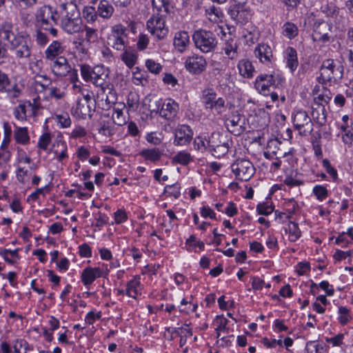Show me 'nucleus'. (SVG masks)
Instances as JSON below:
<instances>
[{"label":"nucleus","instance_id":"obj_1","mask_svg":"<svg viewBox=\"0 0 353 353\" xmlns=\"http://www.w3.org/2000/svg\"><path fill=\"white\" fill-rule=\"evenodd\" d=\"M0 36L8 41L10 49L14 51L17 59L30 57L32 41L27 32L19 31L11 21H4L0 24Z\"/></svg>","mask_w":353,"mask_h":353},{"label":"nucleus","instance_id":"obj_2","mask_svg":"<svg viewBox=\"0 0 353 353\" xmlns=\"http://www.w3.org/2000/svg\"><path fill=\"white\" fill-rule=\"evenodd\" d=\"M79 3H60L59 6V23L62 30L70 34L83 30V24L78 8Z\"/></svg>","mask_w":353,"mask_h":353},{"label":"nucleus","instance_id":"obj_3","mask_svg":"<svg viewBox=\"0 0 353 353\" xmlns=\"http://www.w3.org/2000/svg\"><path fill=\"white\" fill-rule=\"evenodd\" d=\"M81 74L85 81L91 82L94 85L100 87L103 93L108 90L109 93L114 97V93H112V85L108 80V71L103 65H98L91 67L83 64L81 65Z\"/></svg>","mask_w":353,"mask_h":353},{"label":"nucleus","instance_id":"obj_4","mask_svg":"<svg viewBox=\"0 0 353 353\" xmlns=\"http://www.w3.org/2000/svg\"><path fill=\"white\" fill-rule=\"evenodd\" d=\"M320 75L316 81L322 85L336 84L343 77V65L333 59H326L323 61L319 69Z\"/></svg>","mask_w":353,"mask_h":353},{"label":"nucleus","instance_id":"obj_5","mask_svg":"<svg viewBox=\"0 0 353 353\" xmlns=\"http://www.w3.org/2000/svg\"><path fill=\"white\" fill-rule=\"evenodd\" d=\"M35 19L37 26L48 31L53 37L57 35V30L54 26L59 23V9L43 5L37 10Z\"/></svg>","mask_w":353,"mask_h":353},{"label":"nucleus","instance_id":"obj_6","mask_svg":"<svg viewBox=\"0 0 353 353\" xmlns=\"http://www.w3.org/2000/svg\"><path fill=\"white\" fill-rule=\"evenodd\" d=\"M210 153L216 158L225 156L232 145V141L228 135L214 132L210 136Z\"/></svg>","mask_w":353,"mask_h":353},{"label":"nucleus","instance_id":"obj_7","mask_svg":"<svg viewBox=\"0 0 353 353\" xmlns=\"http://www.w3.org/2000/svg\"><path fill=\"white\" fill-rule=\"evenodd\" d=\"M192 41L195 47L203 53L212 52L217 45V39L214 34L203 29L194 32Z\"/></svg>","mask_w":353,"mask_h":353},{"label":"nucleus","instance_id":"obj_8","mask_svg":"<svg viewBox=\"0 0 353 353\" xmlns=\"http://www.w3.org/2000/svg\"><path fill=\"white\" fill-rule=\"evenodd\" d=\"M108 44L112 48L122 51L128 45V28L121 23L111 27L108 38Z\"/></svg>","mask_w":353,"mask_h":353},{"label":"nucleus","instance_id":"obj_9","mask_svg":"<svg viewBox=\"0 0 353 353\" xmlns=\"http://www.w3.org/2000/svg\"><path fill=\"white\" fill-rule=\"evenodd\" d=\"M231 170L235 179L241 181H248L255 173L252 163L245 158H239L231 165Z\"/></svg>","mask_w":353,"mask_h":353},{"label":"nucleus","instance_id":"obj_10","mask_svg":"<svg viewBox=\"0 0 353 353\" xmlns=\"http://www.w3.org/2000/svg\"><path fill=\"white\" fill-rule=\"evenodd\" d=\"M51 70L57 77L68 76L72 83L78 81L77 70L72 68L68 59L62 56L58 57L51 64Z\"/></svg>","mask_w":353,"mask_h":353},{"label":"nucleus","instance_id":"obj_11","mask_svg":"<svg viewBox=\"0 0 353 353\" xmlns=\"http://www.w3.org/2000/svg\"><path fill=\"white\" fill-rule=\"evenodd\" d=\"M155 111L166 120H174L179 111V104L172 99H159L154 102Z\"/></svg>","mask_w":353,"mask_h":353},{"label":"nucleus","instance_id":"obj_12","mask_svg":"<svg viewBox=\"0 0 353 353\" xmlns=\"http://www.w3.org/2000/svg\"><path fill=\"white\" fill-rule=\"evenodd\" d=\"M146 27L150 34L157 40H163L168 34V28L162 15L150 17L146 22Z\"/></svg>","mask_w":353,"mask_h":353},{"label":"nucleus","instance_id":"obj_13","mask_svg":"<svg viewBox=\"0 0 353 353\" xmlns=\"http://www.w3.org/2000/svg\"><path fill=\"white\" fill-rule=\"evenodd\" d=\"M283 81V78L280 75H274V74H261L256 77L254 82V88L261 94L264 96L269 95L270 88L275 85L276 82L279 84Z\"/></svg>","mask_w":353,"mask_h":353},{"label":"nucleus","instance_id":"obj_14","mask_svg":"<svg viewBox=\"0 0 353 353\" xmlns=\"http://www.w3.org/2000/svg\"><path fill=\"white\" fill-rule=\"evenodd\" d=\"M293 125L301 136H307L313 131L312 119L304 110H299L294 114Z\"/></svg>","mask_w":353,"mask_h":353},{"label":"nucleus","instance_id":"obj_15","mask_svg":"<svg viewBox=\"0 0 353 353\" xmlns=\"http://www.w3.org/2000/svg\"><path fill=\"white\" fill-rule=\"evenodd\" d=\"M202 101L206 109L214 110L221 114L225 109V100L222 97H216V93L213 89H206L202 93Z\"/></svg>","mask_w":353,"mask_h":353},{"label":"nucleus","instance_id":"obj_16","mask_svg":"<svg viewBox=\"0 0 353 353\" xmlns=\"http://www.w3.org/2000/svg\"><path fill=\"white\" fill-rule=\"evenodd\" d=\"M228 14L230 18L241 26L247 23L251 19V10L244 4L237 3L230 8Z\"/></svg>","mask_w":353,"mask_h":353},{"label":"nucleus","instance_id":"obj_17","mask_svg":"<svg viewBox=\"0 0 353 353\" xmlns=\"http://www.w3.org/2000/svg\"><path fill=\"white\" fill-rule=\"evenodd\" d=\"M185 69L191 74H199L203 72L207 67V61L205 59L199 54H193L185 59Z\"/></svg>","mask_w":353,"mask_h":353},{"label":"nucleus","instance_id":"obj_18","mask_svg":"<svg viewBox=\"0 0 353 353\" xmlns=\"http://www.w3.org/2000/svg\"><path fill=\"white\" fill-rule=\"evenodd\" d=\"M6 92L10 99L18 98L21 90L16 83H12L8 75L0 71V93Z\"/></svg>","mask_w":353,"mask_h":353},{"label":"nucleus","instance_id":"obj_19","mask_svg":"<svg viewBox=\"0 0 353 353\" xmlns=\"http://www.w3.org/2000/svg\"><path fill=\"white\" fill-rule=\"evenodd\" d=\"M173 143L175 145H186L189 144L193 137V131L188 125H179L174 130Z\"/></svg>","mask_w":353,"mask_h":353},{"label":"nucleus","instance_id":"obj_20","mask_svg":"<svg viewBox=\"0 0 353 353\" xmlns=\"http://www.w3.org/2000/svg\"><path fill=\"white\" fill-rule=\"evenodd\" d=\"M254 56L259 61L268 66L272 64L274 61L272 48L265 43H259L254 51Z\"/></svg>","mask_w":353,"mask_h":353},{"label":"nucleus","instance_id":"obj_21","mask_svg":"<svg viewBox=\"0 0 353 353\" xmlns=\"http://www.w3.org/2000/svg\"><path fill=\"white\" fill-rule=\"evenodd\" d=\"M330 26L323 20L316 21L314 23L312 39L314 41L327 42L330 40L328 32Z\"/></svg>","mask_w":353,"mask_h":353},{"label":"nucleus","instance_id":"obj_22","mask_svg":"<svg viewBox=\"0 0 353 353\" xmlns=\"http://www.w3.org/2000/svg\"><path fill=\"white\" fill-rule=\"evenodd\" d=\"M227 127L234 134H240L245 129V118L239 114H233L227 121Z\"/></svg>","mask_w":353,"mask_h":353},{"label":"nucleus","instance_id":"obj_23","mask_svg":"<svg viewBox=\"0 0 353 353\" xmlns=\"http://www.w3.org/2000/svg\"><path fill=\"white\" fill-rule=\"evenodd\" d=\"M37 110V106L33 105L30 101H28L25 103L18 105L14 110V115L17 119L25 121L28 116V113L30 115L34 116Z\"/></svg>","mask_w":353,"mask_h":353},{"label":"nucleus","instance_id":"obj_24","mask_svg":"<svg viewBox=\"0 0 353 353\" xmlns=\"http://www.w3.org/2000/svg\"><path fill=\"white\" fill-rule=\"evenodd\" d=\"M103 276V271L99 267H87L81 272V281L84 285H90L97 278Z\"/></svg>","mask_w":353,"mask_h":353},{"label":"nucleus","instance_id":"obj_25","mask_svg":"<svg viewBox=\"0 0 353 353\" xmlns=\"http://www.w3.org/2000/svg\"><path fill=\"white\" fill-rule=\"evenodd\" d=\"M228 323V321L223 315H217L212 323L216 331V338L223 342L228 341L227 337L221 336V333L228 334L229 332V327L227 326Z\"/></svg>","mask_w":353,"mask_h":353},{"label":"nucleus","instance_id":"obj_26","mask_svg":"<svg viewBox=\"0 0 353 353\" xmlns=\"http://www.w3.org/2000/svg\"><path fill=\"white\" fill-rule=\"evenodd\" d=\"M190 37L186 31H179L175 33L173 45L174 48L182 53L186 50L190 45Z\"/></svg>","mask_w":353,"mask_h":353},{"label":"nucleus","instance_id":"obj_27","mask_svg":"<svg viewBox=\"0 0 353 353\" xmlns=\"http://www.w3.org/2000/svg\"><path fill=\"white\" fill-rule=\"evenodd\" d=\"M71 113L79 119H85L87 116L90 118L92 117V109L89 104H85L81 99H78L76 106L71 109Z\"/></svg>","mask_w":353,"mask_h":353},{"label":"nucleus","instance_id":"obj_28","mask_svg":"<svg viewBox=\"0 0 353 353\" xmlns=\"http://www.w3.org/2000/svg\"><path fill=\"white\" fill-rule=\"evenodd\" d=\"M82 20L83 19L86 23L90 24L94 26L99 25V20L98 18V13L95 8L92 6H84L82 10Z\"/></svg>","mask_w":353,"mask_h":353},{"label":"nucleus","instance_id":"obj_29","mask_svg":"<svg viewBox=\"0 0 353 353\" xmlns=\"http://www.w3.org/2000/svg\"><path fill=\"white\" fill-rule=\"evenodd\" d=\"M64 48L58 41H52L45 51V57L50 61L55 60L63 52Z\"/></svg>","mask_w":353,"mask_h":353},{"label":"nucleus","instance_id":"obj_30","mask_svg":"<svg viewBox=\"0 0 353 353\" xmlns=\"http://www.w3.org/2000/svg\"><path fill=\"white\" fill-rule=\"evenodd\" d=\"M237 68L241 76L244 78H252L255 72L254 67L248 59H241L239 61Z\"/></svg>","mask_w":353,"mask_h":353},{"label":"nucleus","instance_id":"obj_31","mask_svg":"<svg viewBox=\"0 0 353 353\" xmlns=\"http://www.w3.org/2000/svg\"><path fill=\"white\" fill-rule=\"evenodd\" d=\"M285 53L287 67L293 72L299 65L296 50L292 47H288Z\"/></svg>","mask_w":353,"mask_h":353},{"label":"nucleus","instance_id":"obj_32","mask_svg":"<svg viewBox=\"0 0 353 353\" xmlns=\"http://www.w3.org/2000/svg\"><path fill=\"white\" fill-rule=\"evenodd\" d=\"M97 11L99 17L105 19H108L112 16L114 9L108 0H101Z\"/></svg>","mask_w":353,"mask_h":353},{"label":"nucleus","instance_id":"obj_33","mask_svg":"<svg viewBox=\"0 0 353 353\" xmlns=\"http://www.w3.org/2000/svg\"><path fill=\"white\" fill-rule=\"evenodd\" d=\"M312 117L314 121L320 125H323L326 122L327 113L325 108L323 105H312Z\"/></svg>","mask_w":353,"mask_h":353},{"label":"nucleus","instance_id":"obj_34","mask_svg":"<svg viewBox=\"0 0 353 353\" xmlns=\"http://www.w3.org/2000/svg\"><path fill=\"white\" fill-rule=\"evenodd\" d=\"M123 51V52L121 54V60L129 68H132L137 60L136 51L130 47H126Z\"/></svg>","mask_w":353,"mask_h":353},{"label":"nucleus","instance_id":"obj_35","mask_svg":"<svg viewBox=\"0 0 353 353\" xmlns=\"http://www.w3.org/2000/svg\"><path fill=\"white\" fill-rule=\"evenodd\" d=\"M141 290L140 276H136L128 283L126 293L129 296L135 298L140 292Z\"/></svg>","mask_w":353,"mask_h":353},{"label":"nucleus","instance_id":"obj_36","mask_svg":"<svg viewBox=\"0 0 353 353\" xmlns=\"http://www.w3.org/2000/svg\"><path fill=\"white\" fill-rule=\"evenodd\" d=\"M237 47L236 42L230 38L226 40L222 49L229 59H234L238 56Z\"/></svg>","mask_w":353,"mask_h":353},{"label":"nucleus","instance_id":"obj_37","mask_svg":"<svg viewBox=\"0 0 353 353\" xmlns=\"http://www.w3.org/2000/svg\"><path fill=\"white\" fill-rule=\"evenodd\" d=\"M139 154L145 159V160L156 162L159 161L163 155L162 152L157 148L152 149H144L141 150Z\"/></svg>","mask_w":353,"mask_h":353},{"label":"nucleus","instance_id":"obj_38","mask_svg":"<svg viewBox=\"0 0 353 353\" xmlns=\"http://www.w3.org/2000/svg\"><path fill=\"white\" fill-rule=\"evenodd\" d=\"M194 148L198 151L208 152H210V136L206 138L205 137L197 136L194 140Z\"/></svg>","mask_w":353,"mask_h":353},{"label":"nucleus","instance_id":"obj_39","mask_svg":"<svg viewBox=\"0 0 353 353\" xmlns=\"http://www.w3.org/2000/svg\"><path fill=\"white\" fill-rule=\"evenodd\" d=\"M121 108L114 107L113 108L114 112L112 115V119L114 124L122 126L127 123V117L124 114L123 110L125 108V104L120 105Z\"/></svg>","mask_w":353,"mask_h":353},{"label":"nucleus","instance_id":"obj_40","mask_svg":"<svg viewBox=\"0 0 353 353\" xmlns=\"http://www.w3.org/2000/svg\"><path fill=\"white\" fill-rule=\"evenodd\" d=\"M14 137L18 143L26 145L30 141L27 128H17L14 132Z\"/></svg>","mask_w":353,"mask_h":353},{"label":"nucleus","instance_id":"obj_41","mask_svg":"<svg viewBox=\"0 0 353 353\" xmlns=\"http://www.w3.org/2000/svg\"><path fill=\"white\" fill-rule=\"evenodd\" d=\"M286 232H289V240L291 242L296 241L301 236V232L299 228L298 223L294 221H290Z\"/></svg>","mask_w":353,"mask_h":353},{"label":"nucleus","instance_id":"obj_42","mask_svg":"<svg viewBox=\"0 0 353 353\" xmlns=\"http://www.w3.org/2000/svg\"><path fill=\"white\" fill-rule=\"evenodd\" d=\"M173 162L186 165L193 161L190 153L185 150L179 152L172 159Z\"/></svg>","mask_w":353,"mask_h":353},{"label":"nucleus","instance_id":"obj_43","mask_svg":"<svg viewBox=\"0 0 353 353\" xmlns=\"http://www.w3.org/2000/svg\"><path fill=\"white\" fill-rule=\"evenodd\" d=\"M140 97L137 92H130L127 96V105L130 111L135 112L139 107Z\"/></svg>","mask_w":353,"mask_h":353},{"label":"nucleus","instance_id":"obj_44","mask_svg":"<svg viewBox=\"0 0 353 353\" xmlns=\"http://www.w3.org/2000/svg\"><path fill=\"white\" fill-rule=\"evenodd\" d=\"M83 30H85V41L88 43H94L97 41L98 33L97 26L92 27L85 25Z\"/></svg>","mask_w":353,"mask_h":353},{"label":"nucleus","instance_id":"obj_45","mask_svg":"<svg viewBox=\"0 0 353 353\" xmlns=\"http://www.w3.org/2000/svg\"><path fill=\"white\" fill-rule=\"evenodd\" d=\"M282 30L283 34L290 39H294L298 35V28L293 23L286 22L283 26Z\"/></svg>","mask_w":353,"mask_h":353},{"label":"nucleus","instance_id":"obj_46","mask_svg":"<svg viewBox=\"0 0 353 353\" xmlns=\"http://www.w3.org/2000/svg\"><path fill=\"white\" fill-rule=\"evenodd\" d=\"M152 5L157 11L167 14L170 12L172 8L170 0H152Z\"/></svg>","mask_w":353,"mask_h":353},{"label":"nucleus","instance_id":"obj_47","mask_svg":"<svg viewBox=\"0 0 353 353\" xmlns=\"http://www.w3.org/2000/svg\"><path fill=\"white\" fill-rule=\"evenodd\" d=\"M339 8L333 2H327L321 7V12L327 17L333 19L338 14Z\"/></svg>","mask_w":353,"mask_h":353},{"label":"nucleus","instance_id":"obj_48","mask_svg":"<svg viewBox=\"0 0 353 353\" xmlns=\"http://www.w3.org/2000/svg\"><path fill=\"white\" fill-rule=\"evenodd\" d=\"M14 353H28L30 346L28 342L23 339H17L12 344Z\"/></svg>","mask_w":353,"mask_h":353},{"label":"nucleus","instance_id":"obj_49","mask_svg":"<svg viewBox=\"0 0 353 353\" xmlns=\"http://www.w3.org/2000/svg\"><path fill=\"white\" fill-rule=\"evenodd\" d=\"M335 20V23L338 26H341L342 27L347 26L350 23V19L348 13L345 10H339V12L334 17H333Z\"/></svg>","mask_w":353,"mask_h":353},{"label":"nucleus","instance_id":"obj_50","mask_svg":"<svg viewBox=\"0 0 353 353\" xmlns=\"http://www.w3.org/2000/svg\"><path fill=\"white\" fill-rule=\"evenodd\" d=\"M51 80L47 75H37L34 78V84L36 86H40L41 90H46L51 84Z\"/></svg>","mask_w":353,"mask_h":353},{"label":"nucleus","instance_id":"obj_51","mask_svg":"<svg viewBox=\"0 0 353 353\" xmlns=\"http://www.w3.org/2000/svg\"><path fill=\"white\" fill-rule=\"evenodd\" d=\"M312 193L319 201H323L328 196V190L322 185H316L312 190Z\"/></svg>","mask_w":353,"mask_h":353},{"label":"nucleus","instance_id":"obj_52","mask_svg":"<svg viewBox=\"0 0 353 353\" xmlns=\"http://www.w3.org/2000/svg\"><path fill=\"white\" fill-rule=\"evenodd\" d=\"M180 189L181 186L177 183L171 185H166L164 189V194L168 196H173L177 199L181 195Z\"/></svg>","mask_w":353,"mask_h":353},{"label":"nucleus","instance_id":"obj_53","mask_svg":"<svg viewBox=\"0 0 353 353\" xmlns=\"http://www.w3.org/2000/svg\"><path fill=\"white\" fill-rule=\"evenodd\" d=\"M52 136L50 132L43 133L39 139L37 146L39 149L46 150L51 143Z\"/></svg>","mask_w":353,"mask_h":353},{"label":"nucleus","instance_id":"obj_54","mask_svg":"<svg viewBox=\"0 0 353 353\" xmlns=\"http://www.w3.org/2000/svg\"><path fill=\"white\" fill-rule=\"evenodd\" d=\"M306 353H324V348L322 345L315 341H308L305 346Z\"/></svg>","mask_w":353,"mask_h":353},{"label":"nucleus","instance_id":"obj_55","mask_svg":"<svg viewBox=\"0 0 353 353\" xmlns=\"http://www.w3.org/2000/svg\"><path fill=\"white\" fill-rule=\"evenodd\" d=\"M256 211L259 214L268 216L274 211V207L269 202L262 203L257 205Z\"/></svg>","mask_w":353,"mask_h":353},{"label":"nucleus","instance_id":"obj_56","mask_svg":"<svg viewBox=\"0 0 353 353\" xmlns=\"http://www.w3.org/2000/svg\"><path fill=\"white\" fill-rule=\"evenodd\" d=\"M345 334L339 333L332 337H326L325 341L333 347H340L343 344Z\"/></svg>","mask_w":353,"mask_h":353},{"label":"nucleus","instance_id":"obj_57","mask_svg":"<svg viewBox=\"0 0 353 353\" xmlns=\"http://www.w3.org/2000/svg\"><path fill=\"white\" fill-rule=\"evenodd\" d=\"M145 66L151 73L154 74H159L162 70V65L153 59H147Z\"/></svg>","mask_w":353,"mask_h":353},{"label":"nucleus","instance_id":"obj_58","mask_svg":"<svg viewBox=\"0 0 353 353\" xmlns=\"http://www.w3.org/2000/svg\"><path fill=\"white\" fill-rule=\"evenodd\" d=\"M56 121L61 128H68L71 125L72 121L68 113L56 115Z\"/></svg>","mask_w":353,"mask_h":353},{"label":"nucleus","instance_id":"obj_59","mask_svg":"<svg viewBox=\"0 0 353 353\" xmlns=\"http://www.w3.org/2000/svg\"><path fill=\"white\" fill-rule=\"evenodd\" d=\"M331 96L327 94H319L318 97L314 99L313 105L318 106L323 105L325 107V105H327L331 101Z\"/></svg>","mask_w":353,"mask_h":353},{"label":"nucleus","instance_id":"obj_60","mask_svg":"<svg viewBox=\"0 0 353 353\" xmlns=\"http://www.w3.org/2000/svg\"><path fill=\"white\" fill-rule=\"evenodd\" d=\"M19 249H16L14 250L3 249L0 252V254L3 257L4 260L8 263L9 264L13 265L15 261L10 258H7V254H10L12 257H19L18 254Z\"/></svg>","mask_w":353,"mask_h":353},{"label":"nucleus","instance_id":"obj_61","mask_svg":"<svg viewBox=\"0 0 353 353\" xmlns=\"http://www.w3.org/2000/svg\"><path fill=\"white\" fill-rule=\"evenodd\" d=\"M281 144V142L279 141L277 139H272L269 140L267 144V149L268 150V152L276 154Z\"/></svg>","mask_w":353,"mask_h":353},{"label":"nucleus","instance_id":"obj_62","mask_svg":"<svg viewBox=\"0 0 353 353\" xmlns=\"http://www.w3.org/2000/svg\"><path fill=\"white\" fill-rule=\"evenodd\" d=\"M323 166L326 170L327 174L330 175V176L333 179V180H336L337 179V171L335 168H334L328 159H325L323 160Z\"/></svg>","mask_w":353,"mask_h":353},{"label":"nucleus","instance_id":"obj_63","mask_svg":"<svg viewBox=\"0 0 353 353\" xmlns=\"http://www.w3.org/2000/svg\"><path fill=\"white\" fill-rule=\"evenodd\" d=\"M192 336V330L188 327H185L182 332H181L179 345L181 347H183L187 342V339Z\"/></svg>","mask_w":353,"mask_h":353},{"label":"nucleus","instance_id":"obj_64","mask_svg":"<svg viewBox=\"0 0 353 353\" xmlns=\"http://www.w3.org/2000/svg\"><path fill=\"white\" fill-rule=\"evenodd\" d=\"M149 41V38L146 34H140L137 43V48L139 50H145L148 46Z\"/></svg>","mask_w":353,"mask_h":353}]
</instances>
